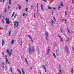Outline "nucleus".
Returning a JSON list of instances; mask_svg holds the SVG:
<instances>
[{"label":"nucleus","mask_w":74,"mask_h":74,"mask_svg":"<svg viewBox=\"0 0 74 74\" xmlns=\"http://www.w3.org/2000/svg\"><path fill=\"white\" fill-rule=\"evenodd\" d=\"M29 52L30 55H31L32 53L34 52V51L35 50V48H34V47L33 46L32 47L31 46L29 45Z\"/></svg>","instance_id":"f257e3e1"},{"label":"nucleus","mask_w":74,"mask_h":74,"mask_svg":"<svg viewBox=\"0 0 74 74\" xmlns=\"http://www.w3.org/2000/svg\"><path fill=\"white\" fill-rule=\"evenodd\" d=\"M14 28H15V27L16 26V27H18V25H19V23L17 21H15V22L14 23Z\"/></svg>","instance_id":"f03ea898"},{"label":"nucleus","mask_w":74,"mask_h":74,"mask_svg":"<svg viewBox=\"0 0 74 74\" xmlns=\"http://www.w3.org/2000/svg\"><path fill=\"white\" fill-rule=\"evenodd\" d=\"M12 51H13L12 49H11L10 50V53L9 49H8L6 51V52L8 53V54L10 56H11V54H12Z\"/></svg>","instance_id":"7ed1b4c3"},{"label":"nucleus","mask_w":74,"mask_h":74,"mask_svg":"<svg viewBox=\"0 0 74 74\" xmlns=\"http://www.w3.org/2000/svg\"><path fill=\"white\" fill-rule=\"evenodd\" d=\"M5 20L6 21V23L8 25L10 24V21H9V18H5Z\"/></svg>","instance_id":"20e7f679"},{"label":"nucleus","mask_w":74,"mask_h":74,"mask_svg":"<svg viewBox=\"0 0 74 74\" xmlns=\"http://www.w3.org/2000/svg\"><path fill=\"white\" fill-rule=\"evenodd\" d=\"M58 36L59 37V38H60L61 40H60V41L61 42H63V39H62V38H61L60 36L59 35H58Z\"/></svg>","instance_id":"39448f33"},{"label":"nucleus","mask_w":74,"mask_h":74,"mask_svg":"<svg viewBox=\"0 0 74 74\" xmlns=\"http://www.w3.org/2000/svg\"><path fill=\"white\" fill-rule=\"evenodd\" d=\"M66 47H65V49H66V51H67L68 53H69V51H68V49H67V47L66 45Z\"/></svg>","instance_id":"423d86ee"},{"label":"nucleus","mask_w":74,"mask_h":74,"mask_svg":"<svg viewBox=\"0 0 74 74\" xmlns=\"http://www.w3.org/2000/svg\"><path fill=\"white\" fill-rule=\"evenodd\" d=\"M4 44H5V42H4V40H2V46L3 47Z\"/></svg>","instance_id":"0eeeda50"},{"label":"nucleus","mask_w":74,"mask_h":74,"mask_svg":"<svg viewBox=\"0 0 74 74\" xmlns=\"http://www.w3.org/2000/svg\"><path fill=\"white\" fill-rule=\"evenodd\" d=\"M70 40V38H69V37H68L67 39H66V41H69Z\"/></svg>","instance_id":"6e6552de"},{"label":"nucleus","mask_w":74,"mask_h":74,"mask_svg":"<svg viewBox=\"0 0 74 74\" xmlns=\"http://www.w3.org/2000/svg\"><path fill=\"white\" fill-rule=\"evenodd\" d=\"M41 10H42L43 11H45V10H44V9H43V6L42 5H41Z\"/></svg>","instance_id":"1a4fd4ad"},{"label":"nucleus","mask_w":74,"mask_h":74,"mask_svg":"<svg viewBox=\"0 0 74 74\" xmlns=\"http://www.w3.org/2000/svg\"><path fill=\"white\" fill-rule=\"evenodd\" d=\"M17 5L19 8V10H21V9L22 8L21 7V5H19V4H18Z\"/></svg>","instance_id":"9d476101"},{"label":"nucleus","mask_w":74,"mask_h":74,"mask_svg":"<svg viewBox=\"0 0 74 74\" xmlns=\"http://www.w3.org/2000/svg\"><path fill=\"white\" fill-rule=\"evenodd\" d=\"M17 70L18 72V73H19L20 74H21V71L19 69H18V68H17Z\"/></svg>","instance_id":"9b49d317"},{"label":"nucleus","mask_w":74,"mask_h":74,"mask_svg":"<svg viewBox=\"0 0 74 74\" xmlns=\"http://www.w3.org/2000/svg\"><path fill=\"white\" fill-rule=\"evenodd\" d=\"M63 20H64V21H65V23H66V24L67 23V22H67V20L64 19H63V20H62V21H63Z\"/></svg>","instance_id":"f8f14e48"},{"label":"nucleus","mask_w":74,"mask_h":74,"mask_svg":"<svg viewBox=\"0 0 74 74\" xmlns=\"http://www.w3.org/2000/svg\"><path fill=\"white\" fill-rule=\"evenodd\" d=\"M45 34H46V37H48V33L47 32V31H45Z\"/></svg>","instance_id":"ddd939ff"},{"label":"nucleus","mask_w":74,"mask_h":74,"mask_svg":"<svg viewBox=\"0 0 74 74\" xmlns=\"http://www.w3.org/2000/svg\"><path fill=\"white\" fill-rule=\"evenodd\" d=\"M25 62H26L27 64L29 65V63H28V62H27V59H26V58H25Z\"/></svg>","instance_id":"4468645a"},{"label":"nucleus","mask_w":74,"mask_h":74,"mask_svg":"<svg viewBox=\"0 0 74 74\" xmlns=\"http://www.w3.org/2000/svg\"><path fill=\"white\" fill-rule=\"evenodd\" d=\"M67 30L68 31V32L69 33V34H70L71 33V32H70V30H69V28H67Z\"/></svg>","instance_id":"2eb2a0df"},{"label":"nucleus","mask_w":74,"mask_h":74,"mask_svg":"<svg viewBox=\"0 0 74 74\" xmlns=\"http://www.w3.org/2000/svg\"><path fill=\"white\" fill-rule=\"evenodd\" d=\"M8 27V25H6L5 27V30H7V27Z\"/></svg>","instance_id":"dca6fc26"},{"label":"nucleus","mask_w":74,"mask_h":74,"mask_svg":"<svg viewBox=\"0 0 74 74\" xmlns=\"http://www.w3.org/2000/svg\"><path fill=\"white\" fill-rule=\"evenodd\" d=\"M37 11L38 12V3H37Z\"/></svg>","instance_id":"f3484780"},{"label":"nucleus","mask_w":74,"mask_h":74,"mask_svg":"<svg viewBox=\"0 0 74 74\" xmlns=\"http://www.w3.org/2000/svg\"><path fill=\"white\" fill-rule=\"evenodd\" d=\"M42 66L44 69V70H46L47 69H46V67L44 65H42Z\"/></svg>","instance_id":"a211bd4d"},{"label":"nucleus","mask_w":74,"mask_h":74,"mask_svg":"<svg viewBox=\"0 0 74 74\" xmlns=\"http://www.w3.org/2000/svg\"><path fill=\"white\" fill-rule=\"evenodd\" d=\"M27 36H28V37H29L30 39H32V38H31V36H30V35H27Z\"/></svg>","instance_id":"6ab92c4d"},{"label":"nucleus","mask_w":74,"mask_h":74,"mask_svg":"<svg viewBox=\"0 0 74 74\" xmlns=\"http://www.w3.org/2000/svg\"><path fill=\"white\" fill-rule=\"evenodd\" d=\"M22 73L23 74H25V71H23V69H22Z\"/></svg>","instance_id":"aec40b11"},{"label":"nucleus","mask_w":74,"mask_h":74,"mask_svg":"<svg viewBox=\"0 0 74 74\" xmlns=\"http://www.w3.org/2000/svg\"><path fill=\"white\" fill-rule=\"evenodd\" d=\"M47 7L48 8V9H49V10H52V8L51 7L48 6Z\"/></svg>","instance_id":"412c9836"},{"label":"nucleus","mask_w":74,"mask_h":74,"mask_svg":"<svg viewBox=\"0 0 74 74\" xmlns=\"http://www.w3.org/2000/svg\"><path fill=\"white\" fill-rule=\"evenodd\" d=\"M73 72L74 71L73 70V69L72 68V69L71 70V72L72 74H74V73H73Z\"/></svg>","instance_id":"4be33fe9"},{"label":"nucleus","mask_w":74,"mask_h":74,"mask_svg":"<svg viewBox=\"0 0 74 74\" xmlns=\"http://www.w3.org/2000/svg\"><path fill=\"white\" fill-rule=\"evenodd\" d=\"M3 67V69H5V67H4V65H1Z\"/></svg>","instance_id":"5701e85b"},{"label":"nucleus","mask_w":74,"mask_h":74,"mask_svg":"<svg viewBox=\"0 0 74 74\" xmlns=\"http://www.w3.org/2000/svg\"><path fill=\"white\" fill-rule=\"evenodd\" d=\"M5 59H6V61H8V59H7V55H5Z\"/></svg>","instance_id":"b1692460"},{"label":"nucleus","mask_w":74,"mask_h":74,"mask_svg":"<svg viewBox=\"0 0 74 74\" xmlns=\"http://www.w3.org/2000/svg\"><path fill=\"white\" fill-rule=\"evenodd\" d=\"M46 40L47 41V42H49V41H48V38L47 37H46Z\"/></svg>","instance_id":"393cba45"},{"label":"nucleus","mask_w":74,"mask_h":74,"mask_svg":"<svg viewBox=\"0 0 74 74\" xmlns=\"http://www.w3.org/2000/svg\"><path fill=\"white\" fill-rule=\"evenodd\" d=\"M53 56L55 58H56V55H55V53H53Z\"/></svg>","instance_id":"a878e982"},{"label":"nucleus","mask_w":74,"mask_h":74,"mask_svg":"<svg viewBox=\"0 0 74 74\" xmlns=\"http://www.w3.org/2000/svg\"><path fill=\"white\" fill-rule=\"evenodd\" d=\"M56 53L57 55H58V52H57V50H56Z\"/></svg>","instance_id":"bb28decb"},{"label":"nucleus","mask_w":74,"mask_h":74,"mask_svg":"<svg viewBox=\"0 0 74 74\" xmlns=\"http://www.w3.org/2000/svg\"><path fill=\"white\" fill-rule=\"evenodd\" d=\"M11 31L9 32V36H10V34H11Z\"/></svg>","instance_id":"cd10ccee"},{"label":"nucleus","mask_w":74,"mask_h":74,"mask_svg":"<svg viewBox=\"0 0 74 74\" xmlns=\"http://www.w3.org/2000/svg\"><path fill=\"white\" fill-rule=\"evenodd\" d=\"M14 40H12V42H11V44H13V43H14Z\"/></svg>","instance_id":"c85d7f7f"},{"label":"nucleus","mask_w":74,"mask_h":74,"mask_svg":"<svg viewBox=\"0 0 74 74\" xmlns=\"http://www.w3.org/2000/svg\"><path fill=\"white\" fill-rule=\"evenodd\" d=\"M5 64H4V62L3 61L2 62V63L1 64V65H4Z\"/></svg>","instance_id":"c756f323"},{"label":"nucleus","mask_w":74,"mask_h":74,"mask_svg":"<svg viewBox=\"0 0 74 74\" xmlns=\"http://www.w3.org/2000/svg\"><path fill=\"white\" fill-rule=\"evenodd\" d=\"M42 1H44V2H45V3H46V2L47 1V0H42Z\"/></svg>","instance_id":"7c9ffc66"},{"label":"nucleus","mask_w":74,"mask_h":74,"mask_svg":"<svg viewBox=\"0 0 74 74\" xmlns=\"http://www.w3.org/2000/svg\"><path fill=\"white\" fill-rule=\"evenodd\" d=\"M47 51H48V52H49V51H50V49H49V48H48Z\"/></svg>","instance_id":"2f4dec72"},{"label":"nucleus","mask_w":74,"mask_h":74,"mask_svg":"<svg viewBox=\"0 0 74 74\" xmlns=\"http://www.w3.org/2000/svg\"><path fill=\"white\" fill-rule=\"evenodd\" d=\"M2 56H3V57L4 58V53H2Z\"/></svg>","instance_id":"473e14b6"},{"label":"nucleus","mask_w":74,"mask_h":74,"mask_svg":"<svg viewBox=\"0 0 74 74\" xmlns=\"http://www.w3.org/2000/svg\"><path fill=\"white\" fill-rule=\"evenodd\" d=\"M60 6H63V3L62 2V3H61L60 4Z\"/></svg>","instance_id":"72a5a7b5"},{"label":"nucleus","mask_w":74,"mask_h":74,"mask_svg":"<svg viewBox=\"0 0 74 74\" xmlns=\"http://www.w3.org/2000/svg\"><path fill=\"white\" fill-rule=\"evenodd\" d=\"M34 16L35 18H36V13H34Z\"/></svg>","instance_id":"f704fd0d"},{"label":"nucleus","mask_w":74,"mask_h":74,"mask_svg":"<svg viewBox=\"0 0 74 74\" xmlns=\"http://www.w3.org/2000/svg\"><path fill=\"white\" fill-rule=\"evenodd\" d=\"M11 0H9V4H10V5L11 4Z\"/></svg>","instance_id":"c9c22d12"},{"label":"nucleus","mask_w":74,"mask_h":74,"mask_svg":"<svg viewBox=\"0 0 74 74\" xmlns=\"http://www.w3.org/2000/svg\"><path fill=\"white\" fill-rule=\"evenodd\" d=\"M73 4L74 5V0H72Z\"/></svg>","instance_id":"e433bc0d"},{"label":"nucleus","mask_w":74,"mask_h":74,"mask_svg":"<svg viewBox=\"0 0 74 74\" xmlns=\"http://www.w3.org/2000/svg\"><path fill=\"white\" fill-rule=\"evenodd\" d=\"M51 23H53V22H54L52 20V19H51Z\"/></svg>","instance_id":"4c0bfd02"},{"label":"nucleus","mask_w":74,"mask_h":74,"mask_svg":"<svg viewBox=\"0 0 74 74\" xmlns=\"http://www.w3.org/2000/svg\"><path fill=\"white\" fill-rule=\"evenodd\" d=\"M27 10H28V9H27V8H26L25 11H26V12L27 11Z\"/></svg>","instance_id":"58836bf2"},{"label":"nucleus","mask_w":74,"mask_h":74,"mask_svg":"<svg viewBox=\"0 0 74 74\" xmlns=\"http://www.w3.org/2000/svg\"><path fill=\"white\" fill-rule=\"evenodd\" d=\"M2 22L3 23H4V20H2Z\"/></svg>","instance_id":"ea45409f"},{"label":"nucleus","mask_w":74,"mask_h":74,"mask_svg":"<svg viewBox=\"0 0 74 74\" xmlns=\"http://www.w3.org/2000/svg\"><path fill=\"white\" fill-rule=\"evenodd\" d=\"M65 15H67V11H65Z\"/></svg>","instance_id":"a19ab883"},{"label":"nucleus","mask_w":74,"mask_h":74,"mask_svg":"<svg viewBox=\"0 0 74 74\" xmlns=\"http://www.w3.org/2000/svg\"><path fill=\"white\" fill-rule=\"evenodd\" d=\"M53 20H54L55 21H56V19L55 17H53Z\"/></svg>","instance_id":"79ce46f5"},{"label":"nucleus","mask_w":74,"mask_h":74,"mask_svg":"<svg viewBox=\"0 0 74 74\" xmlns=\"http://www.w3.org/2000/svg\"><path fill=\"white\" fill-rule=\"evenodd\" d=\"M56 45H57L56 44L54 45L53 46L54 47H56Z\"/></svg>","instance_id":"37998d69"},{"label":"nucleus","mask_w":74,"mask_h":74,"mask_svg":"<svg viewBox=\"0 0 74 74\" xmlns=\"http://www.w3.org/2000/svg\"><path fill=\"white\" fill-rule=\"evenodd\" d=\"M5 11H4V12H6L7 11V10H6V8H5Z\"/></svg>","instance_id":"c03bdc74"},{"label":"nucleus","mask_w":74,"mask_h":74,"mask_svg":"<svg viewBox=\"0 0 74 74\" xmlns=\"http://www.w3.org/2000/svg\"><path fill=\"white\" fill-rule=\"evenodd\" d=\"M31 9H33V5H31Z\"/></svg>","instance_id":"a18cd8bd"},{"label":"nucleus","mask_w":74,"mask_h":74,"mask_svg":"<svg viewBox=\"0 0 74 74\" xmlns=\"http://www.w3.org/2000/svg\"><path fill=\"white\" fill-rule=\"evenodd\" d=\"M59 71L60 73H62V71L60 69H59Z\"/></svg>","instance_id":"49530a36"},{"label":"nucleus","mask_w":74,"mask_h":74,"mask_svg":"<svg viewBox=\"0 0 74 74\" xmlns=\"http://www.w3.org/2000/svg\"><path fill=\"white\" fill-rule=\"evenodd\" d=\"M60 31H61L62 33H63V31H62V30L61 29H60Z\"/></svg>","instance_id":"de8ad7c7"},{"label":"nucleus","mask_w":74,"mask_h":74,"mask_svg":"<svg viewBox=\"0 0 74 74\" xmlns=\"http://www.w3.org/2000/svg\"><path fill=\"white\" fill-rule=\"evenodd\" d=\"M25 13H23V16H25Z\"/></svg>","instance_id":"09e8293b"},{"label":"nucleus","mask_w":74,"mask_h":74,"mask_svg":"<svg viewBox=\"0 0 74 74\" xmlns=\"http://www.w3.org/2000/svg\"><path fill=\"white\" fill-rule=\"evenodd\" d=\"M31 39V41H32V42H33V40L32 39H32Z\"/></svg>","instance_id":"8fccbe9b"},{"label":"nucleus","mask_w":74,"mask_h":74,"mask_svg":"<svg viewBox=\"0 0 74 74\" xmlns=\"http://www.w3.org/2000/svg\"><path fill=\"white\" fill-rule=\"evenodd\" d=\"M10 70L11 71V72H12V68H10Z\"/></svg>","instance_id":"3c124183"},{"label":"nucleus","mask_w":74,"mask_h":74,"mask_svg":"<svg viewBox=\"0 0 74 74\" xmlns=\"http://www.w3.org/2000/svg\"><path fill=\"white\" fill-rule=\"evenodd\" d=\"M60 6H59L58 8V9L59 10V9H60Z\"/></svg>","instance_id":"603ef678"},{"label":"nucleus","mask_w":74,"mask_h":74,"mask_svg":"<svg viewBox=\"0 0 74 74\" xmlns=\"http://www.w3.org/2000/svg\"><path fill=\"white\" fill-rule=\"evenodd\" d=\"M51 25H52V26L53 27L54 26V25H53V23H52Z\"/></svg>","instance_id":"864d4df0"},{"label":"nucleus","mask_w":74,"mask_h":74,"mask_svg":"<svg viewBox=\"0 0 74 74\" xmlns=\"http://www.w3.org/2000/svg\"><path fill=\"white\" fill-rule=\"evenodd\" d=\"M53 10H56V8H53Z\"/></svg>","instance_id":"5fc2aeb1"},{"label":"nucleus","mask_w":74,"mask_h":74,"mask_svg":"<svg viewBox=\"0 0 74 74\" xmlns=\"http://www.w3.org/2000/svg\"><path fill=\"white\" fill-rule=\"evenodd\" d=\"M16 17V16L15 15V16H14V19H15V17Z\"/></svg>","instance_id":"6e6d98bb"},{"label":"nucleus","mask_w":74,"mask_h":74,"mask_svg":"<svg viewBox=\"0 0 74 74\" xmlns=\"http://www.w3.org/2000/svg\"><path fill=\"white\" fill-rule=\"evenodd\" d=\"M72 49L73 51H74V48H73V47H72Z\"/></svg>","instance_id":"4d7b16f0"},{"label":"nucleus","mask_w":74,"mask_h":74,"mask_svg":"<svg viewBox=\"0 0 74 74\" xmlns=\"http://www.w3.org/2000/svg\"><path fill=\"white\" fill-rule=\"evenodd\" d=\"M8 9L9 10V9H10V5H8Z\"/></svg>","instance_id":"13d9d810"},{"label":"nucleus","mask_w":74,"mask_h":74,"mask_svg":"<svg viewBox=\"0 0 74 74\" xmlns=\"http://www.w3.org/2000/svg\"><path fill=\"white\" fill-rule=\"evenodd\" d=\"M1 16H2V15H0V19L1 18Z\"/></svg>","instance_id":"bf43d9fd"},{"label":"nucleus","mask_w":74,"mask_h":74,"mask_svg":"<svg viewBox=\"0 0 74 74\" xmlns=\"http://www.w3.org/2000/svg\"><path fill=\"white\" fill-rule=\"evenodd\" d=\"M49 53V51H47V54H48Z\"/></svg>","instance_id":"052dcab7"},{"label":"nucleus","mask_w":74,"mask_h":74,"mask_svg":"<svg viewBox=\"0 0 74 74\" xmlns=\"http://www.w3.org/2000/svg\"><path fill=\"white\" fill-rule=\"evenodd\" d=\"M14 14H15V12H13V15H14Z\"/></svg>","instance_id":"680f3d73"},{"label":"nucleus","mask_w":74,"mask_h":74,"mask_svg":"<svg viewBox=\"0 0 74 74\" xmlns=\"http://www.w3.org/2000/svg\"><path fill=\"white\" fill-rule=\"evenodd\" d=\"M14 15V14H12V15L11 17H12Z\"/></svg>","instance_id":"e2e57ef3"},{"label":"nucleus","mask_w":74,"mask_h":74,"mask_svg":"<svg viewBox=\"0 0 74 74\" xmlns=\"http://www.w3.org/2000/svg\"><path fill=\"white\" fill-rule=\"evenodd\" d=\"M21 44L20 45V46H22V42H21Z\"/></svg>","instance_id":"0e129e2a"},{"label":"nucleus","mask_w":74,"mask_h":74,"mask_svg":"<svg viewBox=\"0 0 74 74\" xmlns=\"http://www.w3.org/2000/svg\"><path fill=\"white\" fill-rule=\"evenodd\" d=\"M30 69H31V70H32V67H30Z\"/></svg>","instance_id":"69168bd1"},{"label":"nucleus","mask_w":74,"mask_h":74,"mask_svg":"<svg viewBox=\"0 0 74 74\" xmlns=\"http://www.w3.org/2000/svg\"><path fill=\"white\" fill-rule=\"evenodd\" d=\"M26 1H27V3L28 2V0H26Z\"/></svg>","instance_id":"338daca9"},{"label":"nucleus","mask_w":74,"mask_h":74,"mask_svg":"<svg viewBox=\"0 0 74 74\" xmlns=\"http://www.w3.org/2000/svg\"><path fill=\"white\" fill-rule=\"evenodd\" d=\"M40 74H41V72L40 71Z\"/></svg>","instance_id":"774afa93"}]
</instances>
